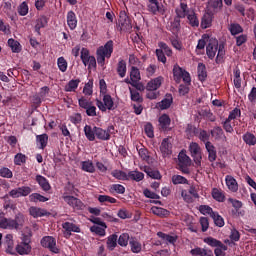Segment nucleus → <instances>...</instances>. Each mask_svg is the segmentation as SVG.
<instances>
[{
	"label": "nucleus",
	"mask_w": 256,
	"mask_h": 256,
	"mask_svg": "<svg viewBox=\"0 0 256 256\" xmlns=\"http://www.w3.org/2000/svg\"><path fill=\"white\" fill-rule=\"evenodd\" d=\"M25 223V216L21 213L15 215L14 219L11 218H0V228L1 229H15V231H19L23 228Z\"/></svg>",
	"instance_id": "1"
},
{
	"label": "nucleus",
	"mask_w": 256,
	"mask_h": 256,
	"mask_svg": "<svg viewBox=\"0 0 256 256\" xmlns=\"http://www.w3.org/2000/svg\"><path fill=\"white\" fill-rule=\"evenodd\" d=\"M113 55V40H109L104 46L96 50V59L100 67H105V59H111Z\"/></svg>",
	"instance_id": "2"
},
{
	"label": "nucleus",
	"mask_w": 256,
	"mask_h": 256,
	"mask_svg": "<svg viewBox=\"0 0 256 256\" xmlns=\"http://www.w3.org/2000/svg\"><path fill=\"white\" fill-rule=\"evenodd\" d=\"M204 243L209 245L210 247H215L214 249V255L215 256H227V245L223 244L220 240H217L213 237H207L204 239Z\"/></svg>",
	"instance_id": "3"
},
{
	"label": "nucleus",
	"mask_w": 256,
	"mask_h": 256,
	"mask_svg": "<svg viewBox=\"0 0 256 256\" xmlns=\"http://www.w3.org/2000/svg\"><path fill=\"white\" fill-rule=\"evenodd\" d=\"M173 77L176 83H181L182 79L186 85H191V74L177 64L173 67Z\"/></svg>",
	"instance_id": "4"
},
{
	"label": "nucleus",
	"mask_w": 256,
	"mask_h": 256,
	"mask_svg": "<svg viewBox=\"0 0 256 256\" xmlns=\"http://www.w3.org/2000/svg\"><path fill=\"white\" fill-rule=\"evenodd\" d=\"M102 96V101L96 99V106L98 107V109H100L102 113H105L107 110L115 111L117 107L115 106V101H113V97H111V95L109 94H104Z\"/></svg>",
	"instance_id": "5"
},
{
	"label": "nucleus",
	"mask_w": 256,
	"mask_h": 256,
	"mask_svg": "<svg viewBox=\"0 0 256 256\" xmlns=\"http://www.w3.org/2000/svg\"><path fill=\"white\" fill-rule=\"evenodd\" d=\"M62 199L75 211H83L85 209L83 201L75 196H71V192H64Z\"/></svg>",
	"instance_id": "6"
},
{
	"label": "nucleus",
	"mask_w": 256,
	"mask_h": 256,
	"mask_svg": "<svg viewBox=\"0 0 256 256\" xmlns=\"http://www.w3.org/2000/svg\"><path fill=\"white\" fill-rule=\"evenodd\" d=\"M80 59L84 67H88V69H97V59L95 58V56H91L89 49L87 48L81 49Z\"/></svg>",
	"instance_id": "7"
},
{
	"label": "nucleus",
	"mask_w": 256,
	"mask_h": 256,
	"mask_svg": "<svg viewBox=\"0 0 256 256\" xmlns=\"http://www.w3.org/2000/svg\"><path fill=\"white\" fill-rule=\"evenodd\" d=\"M191 165V158L185 154V152H180L178 155V169L184 175H189V166Z\"/></svg>",
	"instance_id": "8"
},
{
	"label": "nucleus",
	"mask_w": 256,
	"mask_h": 256,
	"mask_svg": "<svg viewBox=\"0 0 256 256\" xmlns=\"http://www.w3.org/2000/svg\"><path fill=\"white\" fill-rule=\"evenodd\" d=\"M189 151L196 167H201V161L203 159V156H201V147L196 142H192L189 145Z\"/></svg>",
	"instance_id": "9"
},
{
	"label": "nucleus",
	"mask_w": 256,
	"mask_h": 256,
	"mask_svg": "<svg viewBox=\"0 0 256 256\" xmlns=\"http://www.w3.org/2000/svg\"><path fill=\"white\" fill-rule=\"evenodd\" d=\"M40 244L45 248L49 249L51 253L58 254L59 253V248H57V240L53 236H44Z\"/></svg>",
	"instance_id": "10"
},
{
	"label": "nucleus",
	"mask_w": 256,
	"mask_h": 256,
	"mask_svg": "<svg viewBox=\"0 0 256 256\" xmlns=\"http://www.w3.org/2000/svg\"><path fill=\"white\" fill-rule=\"evenodd\" d=\"M147 11L152 15H165V6L159 4V0H148Z\"/></svg>",
	"instance_id": "11"
},
{
	"label": "nucleus",
	"mask_w": 256,
	"mask_h": 256,
	"mask_svg": "<svg viewBox=\"0 0 256 256\" xmlns=\"http://www.w3.org/2000/svg\"><path fill=\"white\" fill-rule=\"evenodd\" d=\"M223 9V0H208L206 11L212 15H217Z\"/></svg>",
	"instance_id": "12"
},
{
	"label": "nucleus",
	"mask_w": 256,
	"mask_h": 256,
	"mask_svg": "<svg viewBox=\"0 0 256 256\" xmlns=\"http://www.w3.org/2000/svg\"><path fill=\"white\" fill-rule=\"evenodd\" d=\"M119 24L121 27V31H131V29H133V25L131 24V18L127 16V12L125 11H120Z\"/></svg>",
	"instance_id": "13"
},
{
	"label": "nucleus",
	"mask_w": 256,
	"mask_h": 256,
	"mask_svg": "<svg viewBox=\"0 0 256 256\" xmlns=\"http://www.w3.org/2000/svg\"><path fill=\"white\" fill-rule=\"evenodd\" d=\"M62 229H64V237L66 239L71 237V233H79L81 231V227L73 222H64L62 224Z\"/></svg>",
	"instance_id": "14"
},
{
	"label": "nucleus",
	"mask_w": 256,
	"mask_h": 256,
	"mask_svg": "<svg viewBox=\"0 0 256 256\" xmlns=\"http://www.w3.org/2000/svg\"><path fill=\"white\" fill-rule=\"evenodd\" d=\"M4 247L8 255H15V242L13 241V234H7L4 237Z\"/></svg>",
	"instance_id": "15"
},
{
	"label": "nucleus",
	"mask_w": 256,
	"mask_h": 256,
	"mask_svg": "<svg viewBox=\"0 0 256 256\" xmlns=\"http://www.w3.org/2000/svg\"><path fill=\"white\" fill-rule=\"evenodd\" d=\"M191 11L192 10L189 9L187 3L181 2L179 7L175 9L176 17H178V19H185V17H187Z\"/></svg>",
	"instance_id": "16"
},
{
	"label": "nucleus",
	"mask_w": 256,
	"mask_h": 256,
	"mask_svg": "<svg viewBox=\"0 0 256 256\" xmlns=\"http://www.w3.org/2000/svg\"><path fill=\"white\" fill-rule=\"evenodd\" d=\"M172 149H173V144H171V141L169 140V138H164L160 145V151L163 157H169V155L173 153Z\"/></svg>",
	"instance_id": "17"
},
{
	"label": "nucleus",
	"mask_w": 256,
	"mask_h": 256,
	"mask_svg": "<svg viewBox=\"0 0 256 256\" xmlns=\"http://www.w3.org/2000/svg\"><path fill=\"white\" fill-rule=\"evenodd\" d=\"M219 49V42L217 40H214L210 42L206 46V55L210 59H215V55H217V51Z\"/></svg>",
	"instance_id": "18"
},
{
	"label": "nucleus",
	"mask_w": 256,
	"mask_h": 256,
	"mask_svg": "<svg viewBox=\"0 0 256 256\" xmlns=\"http://www.w3.org/2000/svg\"><path fill=\"white\" fill-rule=\"evenodd\" d=\"M228 203H231L232 207L235 209V211H232L233 215H236V217H243V215H245V211H239V209L243 207V202L234 198H229Z\"/></svg>",
	"instance_id": "19"
},
{
	"label": "nucleus",
	"mask_w": 256,
	"mask_h": 256,
	"mask_svg": "<svg viewBox=\"0 0 256 256\" xmlns=\"http://www.w3.org/2000/svg\"><path fill=\"white\" fill-rule=\"evenodd\" d=\"M211 137L215 139V141H227V136H225V132L221 126H216L210 131Z\"/></svg>",
	"instance_id": "20"
},
{
	"label": "nucleus",
	"mask_w": 256,
	"mask_h": 256,
	"mask_svg": "<svg viewBox=\"0 0 256 256\" xmlns=\"http://www.w3.org/2000/svg\"><path fill=\"white\" fill-rule=\"evenodd\" d=\"M49 19L47 16L42 15L36 20V24L34 26V31L37 33V35H41V29H45V27L48 25Z\"/></svg>",
	"instance_id": "21"
},
{
	"label": "nucleus",
	"mask_w": 256,
	"mask_h": 256,
	"mask_svg": "<svg viewBox=\"0 0 256 256\" xmlns=\"http://www.w3.org/2000/svg\"><path fill=\"white\" fill-rule=\"evenodd\" d=\"M190 254L193 256H215L213 250L209 248H201L199 246L190 250Z\"/></svg>",
	"instance_id": "22"
},
{
	"label": "nucleus",
	"mask_w": 256,
	"mask_h": 256,
	"mask_svg": "<svg viewBox=\"0 0 256 256\" xmlns=\"http://www.w3.org/2000/svg\"><path fill=\"white\" fill-rule=\"evenodd\" d=\"M163 83V76L156 77L147 83V91H157Z\"/></svg>",
	"instance_id": "23"
},
{
	"label": "nucleus",
	"mask_w": 256,
	"mask_h": 256,
	"mask_svg": "<svg viewBox=\"0 0 256 256\" xmlns=\"http://www.w3.org/2000/svg\"><path fill=\"white\" fill-rule=\"evenodd\" d=\"M36 182L38 183L42 191H51V184L49 183V180L45 178V176L40 174L36 175Z\"/></svg>",
	"instance_id": "24"
},
{
	"label": "nucleus",
	"mask_w": 256,
	"mask_h": 256,
	"mask_svg": "<svg viewBox=\"0 0 256 256\" xmlns=\"http://www.w3.org/2000/svg\"><path fill=\"white\" fill-rule=\"evenodd\" d=\"M205 148L206 151L208 152V161H210V163L217 161V149H215L213 143L206 142Z\"/></svg>",
	"instance_id": "25"
},
{
	"label": "nucleus",
	"mask_w": 256,
	"mask_h": 256,
	"mask_svg": "<svg viewBox=\"0 0 256 256\" xmlns=\"http://www.w3.org/2000/svg\"><path fill=\"white\" fill-rule=\"evenodd\" d=\"M215 16V14H211V12H207L203 15L202 19H201V27L202 29H209V27H211L212 23H213V17Z\"/></svg>",
	"instance_id": "26"
},
{
	"label": "nucleus",
	"mask_w": 256,
	"mask_h": 256,
	"mask_svg": "<svg viewBox=\"0 0 256 256\" xmlns=\"http://www.w3.org/2000/svg\"><path fill=\"white\" fill-rule=\"evenodd\" d=\"M94 131L96 133L97 139L100 141H109V139H111V134H109L107 130H104L101 127L94 126Z\"/></svg>",
	"instance_id": "27"
},
{
	"label": "nucleus",
	"mask_w": 256,
	"mask_h": 256,
	"mask_svg": "<svg viewBox=\"0 0 256 256\" xmlns=\"http://www.w3.org/2000/svg\"><path fill=\"white\" fill-rule=\"evenodd\" d=\"M31 244H23L19 243L15 247V255L18 253V255H29L31 253Z\"/></svg>",
	"instance_id": "28"
},
{
	"label": "nucleus",
	"mask_w": 256,
	"mask_h": 256,
	"mask_svg": "<svg viewBox=\"0 0 256 256\" xmlns=\"http://www.w3.org/2000/svg\"><path fill=\"white\" fill-rule=\"evenodd\" d=\"M29 213L34 219H37L39 217H47L49 215L48 211L42 208H37L35 206L30 207Z\"/></svg>",
	"instance_id": "29"
},
{
	"label": "nucleus",
	"mask_w": 256,
	"mask_h": 256,
	"mask_svg": "<svg viewBox=\"0 0 256 256\" xmlns=\"http://www.w3.org/2000/svg\"><path fill=\"white\" fill-rule=\"evenodd\" d=\"M225 181L228 189L232 191V193L239 191V184H237V180L233 178V176L227 175Z\"/></svg>",
	"instance_id": "30"
},
{
	"label": "nucleus",
	"mask_w": 256,
	"mask_h": 256,
	"mask_svg": "<svg viewBox=\"0 0 256 256\" xmlns=\"http://www.w3.org/2000/svg\"><path fill=\"white\" fill-rule=\"evenodd\" d=\"M242 140L246 145H248V147H255L256 145V136L251 132L244 133L242 136Z\"/></svg>",
	"instance_id": "31"
},
{
	"label": "nucleus",
	"mask_w": 256,
	"mask_h": 256,
	"mask_svg": "<svg viewBox=\"0 0 256 256\" xmlns=\"http://www.w3.org/2000/svg\"><path fill=\"white\" fill-rule=\"evenodd\" d=\"M67 24L71 31L77 28V15H75V12H73V10H70L67 13Z\"/></svg>",
	"instance_id": "32"
},
{
	"label": "nucleus",
	"mask_w": 256,
	"mask_h": 256,
	"mask_svg": "<svg viewBox=\"0 0 256 256\" xmlns=\"http://www.w3.org/2000/svg\"><path fill=\"white\" fill-rule=\"evenodd\" d=\"M79 83H81V79L70 80L66 84L64 91H66V93H75V91H77V87H79Z\"/></svg>",
	"instance_id": "33"
},
{
	"label": "nucleus",
	"mask_w": 256,
	"mask_h": 256,
	"mask_svg": "<svg viewBox=\"0 0 256 256\" xmlns=\"http://www.w3.org/2000/svg\"><path fill=\"white\" fill-rule=\"evenodd\" d=\"M159 125L163 131H167L169 129V125H171V118L167 114H162L158 119Z\"/></svg>",
	"instance_id": "34"
},
{
	"label": "nucleus",
	"mask_w": 256,
	"mask_h": 256,
	"mask_svg": "<svg viewBox=\"0 0 256 256\" xmlns=\"http://www.w3.org/2000/svg\"><path fill=\"white\" fill-rule=\"evenodd\" d=\"M84 135L88 141H95L96 133H95V126L91 127V125L84 126Z\"/></svg>",
	"instance_id": "35"
},
{
	"label": "nucleus",
	"mask_w": 256,
	"mask_h": 256,
	"mask_svg": "<svg viewBox=\"0 0 256 256\" xmlns=\"http://www.w3.org/2000/svg\"><path fill=\"white\" fill-rule=\"evenodd\" d=\"M151 211L153 213V215H157V217H169V215L171 214V212H169V210L165 209V208H161V207H157V206H153L151 208Z\"/></svg>",
	"instance_id": "36"
},
{
	"label": "nucleus",
	"mask_w": 256,
	"mask_h": 256,
	"mask_svg": "<svg viewBox=\"0 0 256 256\" xmlns=\"http://www.w3.org/2000/svg\"><path fill=\"white\" fill-rule=\"evenodd\" d=\"M37 145H39V149H45L47 147V143H49V135L41 134L36 136Z\"/></svg>",
	"instance_id": "37"
},
{
	"label": "nucleus",
	"mask_w": 256,
	"mask_h": 256,
	"mask_svg": "<svg viewBox=\"0 0 256 256\" xmlns=\"http://www.w3.org/2000/svg\"><path fill=\"white\" fill-rule=\"evenodd\" d=\"M188 24L194 28L199 27V18L197 17V13L192 10L187 16Z\"/></svg>",
	"instance_id": "38"
},
{
	"label": "nucleus",
	"mask_w": 256,
	"mask_h": 256,
	"mask_svg": "<svg viewBox=\"0 0 256 256\" xmlns=\"http://www.w3.org/2000/svg\"><path fill=\"white\" fill-rule=\"evenodd\" d=\"M129 179L139 183V181H143V179H145V174H143V172H139V171H130V172H128V181H129Z\"/></svg>",
	"instance_id": "39"
},
{
	"label": "nucleus",
	"mask_w": 256,
	"mask_h": 256,
	"mask_svg": "<svg viewBox=\"0 0 256 256\" xmlns=\"http://www.w3.org/2000/svg\"><path fill=\"white\" fill-rule=\"evenodd\" d=\"M117 73L119 77L123 78L127 75V62L125 60L120 59L117 65Z\"/></svg>",
	"instance_id": "40"
},
{
	"label": "nucleus",
	"mask_w": 256,
	"mask_h": 256,
	"mask_svg": "<svg viewBox=\"0 0 256 256\" xmlns=\"http://www.w3.org/2000/svg\"><path fill=\"white\" fill-rule=\"evenodd\" d=\"M29 200L31 203H45L49 201V198L39 194V193H32L29 196Z\"/></svg>",
	"instance_id": "41"
},
{
	"label": "nucleus",
	"mask_w": 256,
	"mask_h": 256,
	"mask_svg": "<svg viewBox=\"0 0 256 256\" xmlns=\"http://www.w3.org/2000/svg\"><path fill=\"white\" fill-rule=\"evenodd\" d=\"M8 46L10 47L12 53H21V43H19V41L10 38L8 39Z\"/></svg>",
	"instance_id": "42"
},
{
	"label": "nucleus",
	"mask_w": 256,
	"mask_h": 256,
	"mask_svg": "<svg viewBox=\"0 0 256 256\" xmlns=\"http://www.w3.org/2000/svg\"><path fill=\"white\" fill-rule=\"evenodd\" d=\"M111 175L115 179H118V181H129L128 174H126L123 170H114L111 172Z\"/></svg>",
	"instance_id": "43"
},
{
	"label": "nucleus",
	"mask_w": 256,
	"mask_h": 256,
	"mask_svg": "<svg viewBox=\"0 0 256 256\" xmlns=\"http://www.w3.org/2000/svg\"><path fill=\"white\" fill-rule=\"evenodd\" d=\"M197 71L199 81H205V79H207V67L205 66V64L199 63Z\"/></svg>",
	"instance_id": "44"
},
{
	"label": "nucleus",
	"mask_w": 256,
	"mask_h": 256,
	"mask_svg": "<svg viewBox=\"0 0 256 256\" xmlns=\"http://www.w3.org/2000/svg\"><path fill=\"white\" fill-rule=\"evenodd\" d=\"M212 197L215 199V201H218V203H224L225 202V194L223 191L214 188L212 189Z\"/></svg>",
	"instance_id": "45"
},
{
	"label": "nucleus",
	"mask_w": 256,
	"mask_h": 256,
	"mask_svg": "<svg viewBox=\"0 0 256 256\" xmlns=\"http://www.w3.org/2000/svg\"><path fill=\"white\" fill-rule=\"evenodd\" d=\"M129 91L131 101H134L135 103H143V96H141V94L137 90L129 87Z\"/></svg>",
	"instance_id": "46"
},
{
	"label": "nucleus",
	"mask_w": 256,
	"mask_h": 256,
	"mask_svg": "<svg viewBox=\"0 0 256 256\" xmlns=\"http://www.w3.org/2000/svg\"><path fill=\"white\" fill-rule=\"evenodd\" d=\"M57 67L61 73H65L69 67V63L65 59V57L61 56L57 59Z\"/></svg>",
	"instance_id": "47"
},
{
	"label": "nucleus",
	"mask_w": 256,
	"mask_h": 256,
	"mask_svg": "<svg viewBox=\"0 0 256 256\" xmlns=\"http://www.w3.org/2000/svg\"><path fill=\"white\" fill-rule=\"evenodd\" d=\"M171 180L173 185H189V180L181 175H173Z\"/></svg>",
	"instance_id": "48"
},
{
	"label": "nucleus",
	"mask_w": 256,
	"mask_h": 256,
	"mask_svg": "<svg viewBox=\"0 0 256 256\" xmlns=\"http://www.w3.org/2000/svg\"><path fill=\"white\" fill-rule=\"evenodd\" d=\"M157 236L160 239H163V241H167V243H171L172 245H175V243H177V236H171V235L165 234L163 232H158Z\"/></svg>",
	"instance_id": "49"
},
{
	"label": "nucleus",
	"mask_w": 256,
	"mask_h": 256,
	"mask_svg": "<svg viewBox=\"0 0 256 256\" xmlns=\"http://www.w3.org/2000/svg\"><path fill=\"white\" fill-rule=\"evenodd\" d=\"M117 241H118L117 234H112L107 238V248L109 249V251H113V249L117 247Z\"/></svg>",
	"instance_id": "50"
},
{
	"label": "nucleus",
	"mask_w": 256,
	"mask_h": 256,
	"mask_svg": "<svg viewBox=\"0 0 256 256\" xmlns=\"http://www.w3.org/2000/svg\"><path fill=\"white\" fill-rule=\"evenodd\" d=\"M211 219H213L216 227H225V219H223V216L219 215V212H215Z\"/></svg>",
	"instance_id": "51"
},
{
	"label": "nucleus",
	"mask_w": 256,
	"mask_h": 256,
	"mask_svg": "<svg viewBox=\"0 0 256 256\" xmlns=\"http://www.w3.org/2000/svg\"><path fill=\"white\" fill-rule=\"evenodd\" d=\"M130 79L131 81H141V72L139 71V68L132 66L130 71Z\"/></svg>",
	"instance_id": "52"
},
{
	"label": "nucleus",
	"mask_w": 256,
	"mask_h": 256,
	"mask_svg": "<svg viewBox=\"0 0 256 256\" xmlns=\"http://www.w3.org/2000/svg\"><path fill=\"white\" fill-rule=\"evenodd\" d=\"M145 173L150 177L151 179H161V172L159 170H155L153 168H145Z\"/></svg>",
	"instance_id": "53"
},
{
	"label": "nucleus",
	"mask_w": 256,
	"mask_h": 256,
	"mask_svg": "<svg viewBox=\"0 0 256 256\" xmlns=\"http://www.w3.org/2000/svg\"><path fill=\"white\" fill-rule=\"evenodd\" d=\"M129 245L131 247V251L132 253H141V243H139V241L135 240V238H131Z\"/></svg>",
	"instance_id": "54"
},
{
	"label": "nucleus",
	"mask_w": 256,
	"mask_h": 256,
	"mask_svg": "<svg viewBox=\"0 0 256 256\" xmlns=\"http://www.w3.org/2000/svg\"><path fill=\"white\" fill-rule=\"evenodd\" d=\"M200 115H202L204 119H207V121H211V123H215V121H217V118L213 115V112H211L210 109L202 110Z\"/></svg>",
	"instance_id": "55"
},
{
	"label": "nucleus",
	"mask_w": 256,
	"mask_h": 256,
	"mask_svg": "<svg viewBox=\"0 0 256 256\" xmlns=\"http://www.w3.org/2000/svg\"><path fill=\"white\" fill-rule=\"evenodd\" d=\"M198 210L202 215H209V217H212V215L215 213L213 208H211L209 205H200Z\"/></svg>",
	"instance_id": "56"
},
{
	"label": "nucleus",
	"mask_w": 256,
	"mask_h": 256,
	"mask_svg": "<svg viewBox=\"0 0 256 256\" xmlns=\"http://www.w3.org/2000/svg\"><path fill=\"white\" fill-rule=\"evenodd\" d=\"M18 14L20 15V17H25V15H27L29 13V5L27 4V2H22L19 6H18Z\"/></svg>",
	"instance_id": "57"
},
{
	"label": "nucleus",
	"mask_w": 256,
	"mask_h": 256,
	"mask_svg": "<svg viewBox=\"0 0 256 256\" xmlns=\"http://www.w3.org/2000/svg\"><path fill=\"white\" fill-rule=\"evenodd\" d=\"M172 104H173V97L170 95L168 98H164L160 102L159 107L160 109L165 110V109H169V107H171Z\"/></svg>",
	"instance_id": "58"
},
{
	"label": "nucleus",
	"mask_w": 256,
	"mask_h": 256,
	"mask_svg": "<svg viewBox=\"0 0 256 256\" xmlns=\"http://www.w3.org/2000/svg\"><path fill=\"white\" fill-rule=\"evenodd\" d=\"M118 245H120V247H127V245H129V234L128 233H122L119 236Z\"/></svg>",
	"instance_id": "59"
},
{
	"label": "nucleus",
	"mask_w": 256,
	"mask_h": 256,
	"mask_svg": "<svg viewBox=\"0 0 256 256\" xmlns=\"http://www.w3.org/2000/svg\"><path fill=\"white\" fill-rule=\"evenodd\" d=\"M229 31L231 35H239V33H243V27H241L237 23L230 24Z\"/></svg>",
	"instance_id": "60"
},
{
	"label": "nucleus",
	"mask_w": 256,
	"mask_h": 256,
	"mask_svg": "<svg viewBox=\"0 0 256 256\" xmlns=\"http://www.w3.org/2000/svg\"><path fill=\"white\" fill-rule=\"evenodd\" d=\"M27 162V156L23 153H18L14 156V164L15 165H23V163Z\"/></svg>",
	"instance_id": "61"
},
{
	"label": "nucleus",
	"mask_w": 256,
	"mask_h": 256,
	"mask_svg": "<svg viewBox=\"0 0 256 256\" xmlns=\"http://www.w3.org/2000/svg\"><path fill=\"white\" fill-rule=\"evenodd\" d=\"M82 169L87 173H95V166H93V162L91 161L82 162Z\"/></svg>",
	"instance_id": "62"
},
{
	"label": "nucleus",
	"mask_w": 256,
	"mask_h": 256,
	"mask_svg": "<svg viewBox=\"0 0 256 256\" xmlns=\"http://www.w3.org/2000/svg\"><path fill=\"white\" fill-rule=\"evenodd\" d=\"M198 139L202 141V143L210 142L209 139H211V135L207 133V130L200 129V132L198 134Z\"/></svg>",
	"instance_id": "63"
},
{
	"label": "nucleus",
	"mask_w": 256,
	"mask_h": 256,
	"mask_svg": "<svg viewBox=\"0 0 256 256\" xmlns=\"http://www.w3.org/2000/svg\"><path fill=\"white\" fill-rule=\"evenodd\" d=\"M110 191H114L115 193H118V195H123L125 193V186L121 184H112L110 186Z\"/></svg>",
	"instance_id": "64"
}]
</instances>
